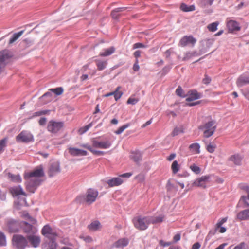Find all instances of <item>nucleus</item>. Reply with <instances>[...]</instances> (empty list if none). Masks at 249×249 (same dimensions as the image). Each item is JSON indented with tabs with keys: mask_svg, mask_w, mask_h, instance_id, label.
<instances>
[{
	"mask_svg": "<svg viewBox=\"0 0 249 249\" xmlns=\"http://www.w3.org/2000/svg\"><path fill=\"white\" fill-rule=\"evenodd\" d=\"M44 175V169L42 165L38 166L32 171L25 173L24 178L26 181L27 190L31 193H34L41 183V180L39 178L43 177Z\"/></svg>",
	"mask_w": 249,
	"mask_h": 249,
	"instance_id": "obj_1",
	"label": "nucleus"
},
{
	"mask_svg": "<svg viewBox=\"0 0 249 249\" xmlns=\"http://www.w3.org/2000/svg\"><path fill=\"white\" fill-rule=\"evenodd\" d=\"M98 195L99 193L97 190L90 188L87 190L85 195L78 196L75 201L79 203L85 202L88 204H91L96 201Z\"/></svg>",
	"mask_w": 249,
	"mask_h": 249,
	"instance_id": "obj_2",
	"label": "nucleus"
},
{
	"mask_svg": "<svg viewBox=\"0 0 249 249\" xmlns=\"http://www.w3.org/2000/svg\"><path fill=\"white\" fill-rule=\"evenodd\" d=\"M216 128L215 122L213 120L209 121L198 127V129L203 133L205 138H209L212 136Z\"/></svg>",
	"mask_w": 249,
	"mask_h": 249,
	"instance_id": "obj_3",
	"label": "nucleus"
},
{
	"mask_svg": "<svg viewBox=\"0 0 249 249\" xmlns=\"http://www.w3.org/2000/svg\"><path fill=\"white\" fill-rule=\"evenodd\" d=\"M132 221L134 227L141 231L146 230L150 224L149 216H137Z\"/></svg>",
	"mask_w": 249,
	"mask_h": 249,
	"instance_id": "obj_4",
	"label": "nucleus"
},
{
	"mask_svg": "<svg viewBox=\"0 0 249 249\" xmlns=\"http://www.w3.org/2000/svg\"><path fill=\"white\" fill-rule=\"evenodd\" d=\"M12 243L13 246L17 249H25L29 246L27 239L21 235H14Z\"/></svg>",
	"mask_w": 249,
	"mask_h": 249,
	"instance_id": "obj_5",
	"label": "nucleus"
},
{
	"mask_svg": "<svg viewBox=\"0 0 249 249\" xmlns=\"http://www.w3.org/2000/svg\"><path fill=\"white\" fill-rule=\"evenodd\" d=\"M132 175V174L131 173H126L124 174H121L119 176V177L112 178L111 179H108L107 183L109 187H113L114 186H119L122 184L123 182V179L121 178V177L126 178H128Z\"/></svg>",
	"mask_w": 249,
	"mask_h": 249,
	"instance_id": "obj_6",
	"label": "nucleus"
},
{
	"mask_svg": "<svg viewBox=\"0 0 249 249\" xmlns=\"http://www.w3.org/2000/svg\"><path fill=\"white\" fill-rule=\"evenodd\" d=\"M63 126L64 123L62 122L51 120L48 122L47 129L48 131L52 133H56L63 128Z\"/></svg>",
	"mask_w": 249,
	"mask_h": 249,
	"instance_id": "obj_7",
	"label": "nucleus"
},
{
	"mask_svg": "<svg viewBox=\"0 0 249 249\" xmlns=\"http://www.w3.org/2000/svg\"><path fill=\"white\" fill-rule=\"evenodd\" d=\"M17 142L27 143L33 141V136L27 131H22L16 138Z\"/></svg>",
	"mask_w": 249,
	"mask_h": 249,
	"instance_id": "obj_8",
	"label": "nucleus"
},
{
	"mask_svg": "<svg viewBox=\"0 0 249 249\" xmlns=\"http://www.w3.org/2000/svg\"><path fill=\"white\" fill-rule=\"evenodd\" d=\"M92 147L101 149H108L112 145V143L109 141H98L95 139L91 140Z\"/></svg>",
	"mask_w": 249,
	"mask_h": 249,
	"instance_id": "obj_9",
	"label": "nucleus"
},
{
	"mask_svg": "<svg viewBox=\"0 0 249 249\" xmlns=\"http://www.w3.org/2000/svg\"><path fill=\"white\" fill-rule=\"evenodd\" d=\"M210 178V176L209 175L202 176L195 180L193 183V185L205 188L206 187V184L209 182Z\"/></svg>",
	"mask_w": 249,
	"mask_h": 249,
	"instance_id": "obj_10",
	"label": "nucleus"
},
{
	"mask_svg": "<svg viewBox=\"0 0 249 249\" xmlns=\"http://www.w3.org/2000/svg\"><path fill=\"white\" fill-rule=\"evenodd\" d=\"M27 238L31 246L34 248L38 247L40 244V238L39 236L36 235V233H33L27 235Z\"/></svg>",
	"mask_w": 249,
	"mask_h": 249,
	"instance_id": "obj_11",
	"label": "nucleus"
},
{
	"mask_svg": "<svg viewBox=\"0 0 249 249\" xmlns=\"http://www.w3.org/2000/svg\"><path fill=\"white\" fill-rule=\"evenodd\" d=\"M196 42V40L193 36H186L181 38L179 42V45L181 47H185L188 45L191 44L193 46Z\"/></svg>",
	"mask_w": 249,
	"mask_h": 249,
	"instance_id": "obj_12",
	"label": "nucleus"
},
{
	"mask_svg": "<svg viewBox=\"0 0 249 249\" xmlns=\"http://www.w3.org/2000/svg\"><path fill=\"white\" fill-rule=\"evenodd\" d=\"M68 152L72 156H85L88 154V152L85 150L71 147L68 148Z\"/></svg>",
	"mask_w": 249,
	"mask_h": 249,
	"instance_id": "obj_13",
	"label": "nucleus"
},
{
	"mask_svg": "<svg viewBox=\"0 0 249 249\" xmlns=\"http://www.w3.org/2000/svg\"><path fill=\"white\" fill-rule=\"evenodd\" d=\"M42 234L45 236L48 239L57 237V235L55 232L53 231V230L48 225H45L43 227L41 230Z\"/></svg>",
	"mask_w": 249,
	"mask_h": 249,
	"instance_id": "obj_14",
	"label": "nucleus"
},
{
	"mask_svg": "<svg viewBox=\"0 0 249 249\" xmlns=\"http://www.w3.org/2000/svg\"><path fill=\"white\" fill-rule=\"evenodd\" d=\"M60 172V164L58 162H54L50 164L48 170V175L49 177H53Z\"/></svg>",
	"mask_w": 249,
	"mask_h": 249,
	"instance_id": "obj_15",
	"label": "nucleus"
},
{
	"mask_svg": "<svg viewBox=\"0 0 249 249\" xmlns=\"http://www.w3.org/2000/svg\"><path fill=\"white\" fill-rule=\"evenodd\" d=\"M9 191L14 197L19 195H23L24 196H27L20 186L11 187L9 188Z\"/></svg>",
	"mask_w": 249,
	"mask_h": 249,
	"instance_id": "obj_16",
	"label": "nucleus"
},
{
	"mask_svg": "<svg viewBox=\"0 0 249 249\" xmlns=\"http://www.w3.org/2000/svg\"><path fill=\"white\" fill-rule=\"evenodd\" d=\"M129 239L126 238H122L115 242L112 245V248H124L129 244Z\"/></svg>",
	"mask_w": 249,
	"mask_h": 249,
	"instance_id": "obj_17",
	"label": "nucleus"
},
{
	"mask_svg": "<svg viewBox=\"0 0 249 249\" xmlns=\"http://www.w3.org/2000/svg\"><path fill=\"white\" fill-rule=\"evenodd\" d=\"M24 226L23 227V230L24 232L28 235H30L33 233H36L37 231L36 228L27 223V222H24Z\"/></svg>",
	"mask_w": 249,
	"mask_h": 249,
	"instance_id": "obj_18",
	"label": "nucleus"
},
{
	"mask_svg": "<svg viewBox=\"0 0 249 249\" xmlns=\"http://www.w3.org/2000/svg\"><path fill=\"white\" fill-rule=\"evenodd\" d=\"M236 84L239 87L249 84V76L244 74L241 75L237 80Z\"/></svg>",
	"mask_w": 249,
	"mask_h": 249,
	"instance_id": "obj_19",
	"label": "nucleus"
},
{
	"mask_svg": "<svg viewBox=\"0 0 249 249\" xmlns=\"http://www.w3.org/2000/svg\"><path fill=\"white\" fill-rule=\"evenodd\" d=\"M56 237L52 238L51 239H48V241H46L43 245V248L44 249H56L57 244L55 242V239Z\"/></svg>",
	"mask_w": 249,
	"mask_h": 249,
	"instance_id": "obj_20",
	"label": "nucleus"
},
{
	"mask_svg": "<svg viewBox=\"0 0 249 249\" xmlns=\"http://www.w3.org/2000/svg\"><path fill=\"white\" fill-rule=\"evenodd\" d=\"M201 94L196 90H192L188 92V97L186 99L187 102L193 101L200 98Z\"/></svg>",
	"mask_w": 249,
	"mask_h": 249,
	"instance_id": "obj_21",
	"label": "nucleus"
},
{
	"mask_svg": "<svg viewBox=\"0 0 249 249\" xmlns=\"http://www.w3.org/2000/svg\"><path fill=\"white\" fill-rule=\"evenodd\" d=\"M227 26L230 32L239 31L240 30L238 23L234 20H229L227 22Z\"/></svg>",
	"mask_w": 249,
	"mask_h": 249,
	"instance_id": "obj_22",
	"label": "nucleus"
},
{
	"mask_svg": "<svg viewBox=\"0 0 249 249\" xmlns=\"http://www.w3.org/2000/svg\"><path fill=\"white\" fill-rule=\"evenodd\" d=\"M80 146L89 150L93 154L95 155H103L105 152L102 151L96 150L94 149L92 146L88 143H83L80 145Z\"/></svg>",
	"mask_w": 249,
	"mask_h": 249,
	"instance_id": "obj_23",
	"label": "nucleus"
},
{
	"mask_svg": "<svg viewBox=\"0 0 249 249\" xmlns=\"http://www.w3.org/2000/svg\"><path fill=\"white\" fill-rule=\"evenodd\" d=\"M237 218L240 220H247L249 219V209L242 211L238 213Z\"/></svg>",
	"mask_w": 249,
	"mask_h": 249,
	"instance_id": "obj_24",
	"label": "nucleus"
},
{
	"mask_svg": "<svg viewBox=\"0 0 249 249\" xmlns=\"http://www.w3.org/2000/svg\"><path fill=\"white\" fill-rule=\"evenodd\" d=\"M53 99L52 94L47 92L40 97L39 100L43 104H46L51 102Z\"/></svg>",
	"mask_w": 249,
	"mask_h": 249,
	"instance_id": "obj_25",
	"label": "nucleus"
},
{
	"mask_svg": "<svg viewBox=\"0 0 249 249\" xmlns=\"http://www.w3.org/2000/svg\"><path fill=\"white\" fill-rule=\"evenodd\" d=\"M115 51V48L113 46L106 49L100 53L99 55L102 57H106L113 54Z\"/></svg>",
	"mask_w": 249,
	"mask_h": 249,
	"instance_id": "obj_26",
	"label": "nucleus"
},
{
	"mask_svg": "<svg viewBox=\"0 0 249 249\" xmlns=\"http://www.w3.org/2000/svg\"><path fill=\"white\" fill-rule=\"evenodd\" d=\"M10 57H11V55L7 51L3 50L0 52V65L3 64Z\"/></svg>",
	"mask_w": 249,
	"mask_h": 249,
	"instance_id": "obj_27",
	"label": "nucleus"
},
{
	"mask_svg": "<svg viewBox=\"0 0 249 249\" xmlns=\"http://www.w3.org/2000/svg\"><path fill=\"white\" fill-rule=\"evenodd\" d=\"M242 158L239 154L231 155L229 158V160L232 161L236 165H240L242 161Z\"/></svg>",
	"mask_w": 249,
	"mask_h": 249,
	"instance_id": "obj_28",
	"label": "nucleus"
},
{
	"mask_svg": "<svg viewBox=\"0 0 249 249\" xmlns=\"http://www.w3.org/2000/svg\"><path fill=\"white\" fill-rule=\"evenodd\" d=\"M149 218L150 223L156 224L161 223L163 221L164 216L162 215L158 216H149Z\"/></svg>",
	"mask_w": 249,
	"mask_h": 249,
	"instance_id": "obj_29",
	"label": "nucleus"
},
{
	"mask_svg": "<svg viewBox=\"0 0 249 249\" xmlns=\"http://www.w3.org/2000/svg\"><path fill=\"white\" fill-rule=\"evenodd\" d=\"M95 62L96 63V65L99 71H102L105 69L107 64V61H103L99 59H96Z\"/></svg>",
	"mask_w": 249,
	"mask_h": 249,
	"instance_id": "obj_30",
	"label": "nucleus"
},
{
	"mask_svg": "<svg viewBox=\"0 0 249 249\" xmlns=\"http://www.w3.org/2000/svg\"><path fill=\"white\" fill-rule=\"evenodd\" d=\"M180 8L183 12H191L195 10V6L194 5H187L185 3H182L180 5Z\"/></svg>",
	"mask_w": 249,
	"mask_h": 249,
	"instance_id": "obj_31",
	"label": "nucleus"
},
{
	"mask_svg": "<svg viewBox=\"0 0 249 249\" xmlns=\"http://www.w3.org/2000/svg\"><path fill=\"white\" fill-rule=\"evenodd\" d=\"M101 227V224L98 221H94L88 226V228L91 231H97Z\"/></svg>",
	"mask_w": 249,
	"mask_h": 249,
	"instance_id": "obj_32",
	"label": "nucleus"
},
{
	"mask_svg": "<svg viewBox=\"0 0 249 249\" xmlns=\"http://www.w3.org/2000/svg\"><path fill=\"white\" fill-rule=\"evenodd\" d=\"M190 150L194 154H199L200 153V145L198 143H194L190 145Z\"/></svg>",
	"mask_w": 249,
	"mask_h": 249,
	"instance_id": "obj_33",
	"label": "nucleus"
},
{
	"mask_svg": "<svg viewBox=\"0 0 249 249\" xmlns=\"http://www.w3.org/2000/svg\"><path fill=\"white\" fill-rule=\"evenodd\" d=\"M130 158L135 162H138L142 159V155L139 152H133L131 153Z\"/></svg>",
	"mask_w": 249,
	"mask_h": 249,
	"instance_id": "obj_34",
	"label": "nucleus"
},
{
	"mask_svg": "<svg viewBox=\"0 0 249 249\" xmlns=\"http://www.w3.org/2000/svg\"><path fill=\"white\" fill-rule=\"evenodd\" d=\"M24 31H21L18 33H16L13 34L11 38L10 39L9 43L12 44L16 41L18 38H19L23 34Z\"/></svg>",
	"mask_w": 249,
	"mask_h": 249,
	"instance_id": "obj_35",
	"label": "nucleus"
},
{
	"mask_svg": "<svg viewBox=\"0 0 249 249\" xmlns=\"http://www.w3.org/2000/svg\"><path fill=\"white\" fill-rule=\"evenodd\" d=\"M8 177L11 179V181L16 182H21V178L20 176L18 175H15L12 173H8Z\"/></svg>",
	"mask_w": 249,
	"mask_h": 249,
	"instance_id": "obj_36",
	"label": "nucleus"
},
{
	"mask_svg": "<svg viewBox=\"0 0 249 249\" xmlns=\"http://www.w3.org/2000/svg\"><path fill=\"white\" fill-rule=\"evenodd\" d=\"M21 217L23 218L28 219L32 224H35L36 221L33 217L30 216L28 213L25 211L21 213Z\"/></svg>",
	"mask_w": 249,
	"mask_h": 249,
	"instance_id": "obj_37",
	"label": "nucleus"
},
{
	"mask_svg": "<svg viewBox=\"0 0 249 249\" xmlns=\"http://www.w3.org/2000/svg\"><path fill=\"white\" fill-rule=\"evenodd\" d=\"M180 169V165L178 164V162L177 160H175L173 162L171 165V170L173 174H176Z\"/></svg>",
	"mask_w": 249,
	"mask_h": 249,
	"instance_id": "obj_38",
	"label": "nucleus"
},
{
	"mask_svg": "<svg viewBox=\"0 0 249 249\" xmlns=\"http://www.w3.org/2000/svg\"><path fill=\"white\" fill-rule=\"evenodd\" d=\"M219 24V22L218 21L213 22L211 24H209L207 26V28L208 30L210 32H215L217 29V26Z\"/></svg>",
	"mask_w": 249,
	"mask_h": 249,
	"instance_id": "obj_39",
	"label": "nucleus"
},
{
	"mask_svg": "<svg viewBox=\"0 0 249 249\" xmlns=\"http://www.w3.org/2000/svg\"><path fill=\"white\" fill-rule=\"evenodd\" d=\"M50 111L49 110H43L34 112L31 118L40 116L43 115L49 114Z\"/></svg>",
	"mask_w": 249,
	"mask_h": 249,
	"instance_id": "obj_40",
	"label": "nucleus"
},
{
	"mask_svg": "<svg viewBox=\"0 0 249 249\" xmlns=\"http://www.w3.org/2000/svg\"><path fill=\"white\" fill-rule=\"evenodd\" d=\"M125 8H126L125 7H120L116 8L113 10L111 12V16L112 18H117L119 16L118 13L124 10Z\"/></svg>",
	"mask_w": 249,
	"mask_h": 249,
	"instance_id": "obj_41",
	"label": "nucleus"
},
{
	"mask_svg": "<svg viewBox=\"0 0 249 249\" xmlns=\"http://www.w3.org/2000/svg\"><path fill=\"white\" fill-rule=\"evenodd\" d=\"M27 205V202L26 199L24 198L22 199V202L20 203L19 202H15L14 207L17 210H19L21 209V206H26Z\"/></svg>",
	"mask_w": 249,
	"mask_h": 249,
	"instance_id": "obj_42",
	"label": "nucleus"
},
{
	"mask_svg": "<svg viewBox=\"0 0 249 249\" xmlns=\"http://www.w3.org/2000/svg\"><path fill=\"white\" fill-rule=\"evenodd\" d=\"M120 87H118L116 90L114 91V97L116 101H117L119 99L122 95H123V92L121 91H120Z\"/></svg>",
	"mask_w": 249,
	"mask_h": 249,
	"instance_id": "obj_43",
	"label": "nucleus"
},
{
	"mask_svg": "<svg viewBox=\"0 0 249 249\" xmlns=\"http://www.w3.org/2000/svg\"><path fill=\"white\" fill-rule=\"evenodd\" d=\"M190 169L196 174H199L201 172V169L200 167L195 164L191 165L190 166Z\"/></svg>",
	"mask_w": 249,
	"mask_h": 249,
	"instance_id": "obj_44",
	"label": "nucleus"
},
{
	"mask_svg": "<svg viewBox=\"0 0 249 249\" xmlns=\"http://www.w3.org/2000/svg\"><path fill=\"white\" fill-rule=\"evenodd\" d=\"M92 123H90L88 125L80 128L78 130L79 133L81 135L85 133L92 126Z\"/></svg>",
	"mask_w": 249,
	"mask_h": 249,
	"instance_id": "obj_45",
	"label": "nucleus"
},
{
	"mask_svg": "<svg viewBox=\"0 0 249 249\" xmlns=\"http://www.w3.org/2000/svg\"><path fill=\"white\" fill-rule=\"evenodd\" d=\"M50 91L54 93L56 95H60L63 93V89L62 87H58L55 89H51Z\"/></svg>",
	"mask_w": 249,
	"mask_h": 249,
	"instance_id": "obj_46",
	"label": "nucleus"
},
{
	"mask_svg": "<svg viewBox=\"0 0 249 249\" xmlns=\"http://www.w3.org/2000/svg\"><path fill=\"white\" fill-rule=\"evenodd\" d=\"M129 126V124H125L124 125L120 127L116 131H115V133L118 135L120 134Z\"/></svg>",
	"mask_w": 249,
	"mask_h": 249,
	"instance_id": "obj_47",
	"label": "nucleus"
},
{
	"mask_svg": "<svg viewBox=\"0 0 249 249\" xmlns=\"http://www.w3.org/2000/svg\"><path fill=\"white\" fill-rule=\"evenodd\" d=\"M6 244V237L3 233L0 231V246H4Z\"/></svg>",
	"mask_w": 249,
	"mask_h": 249,
	"instance_id": "obj_48",
	"label": "nucleus"
},
{
	"mask_svg": "<svg viewBox=\"0 0 249 249\" xmlns=\"http://www.w3.org/2000/svg\"><path fill=\"white\" fill-rule=\"evenodd\" d=\"M196 53L195 52H186L184 55V56L183 58V60H187L191 58H192L193 56H195L196 55Z\"/></svg>",
	"mask_w": 249,
	"mask_h": 249,
	"instance_id": "obj_49",
	"label": "nucleus"
},
{
	"mask_svg": "<svg viewBox=\"0 0 249 249\" xmlns=\"http://www.w3.org/2000/svg\"><path fill=\"white\" fill-rule=\"evenodd\" d=\"M216 148V145L215 144L209 143L207 145L206 149L207 150L211 153H213Z\"/></svg>",
	"mask_w": 249,
	"mask_h": 249,
	"instance_id": "obj_50",
	"label": "nucleus"
},
{
	"mask_svg": "<svg viewBox=\"0 0 249 249\" xmlns=\"http://www.w3.org/2000/svg\"><path fill=\"white\" fill-rule=\"evenodd\" d=\"M7 139L5 138L0 141V153L3 151V148L6 146Z\"/></svg>",
	"mask_w": 249,
	"mask_h": 249,
	"instance_id": "obj_51",
	"label": "nucleus"
},
{
	"mask_svg": "<svg viewBox=\"0 0 249 249\" xmlns=\"http://www.w3.org/2000/svg\"><path fill=\"white\" fill-rule=\"evenodd\" d=\"M227 220V217H224L219 220L215 225L216 229L219 228Z\"/></svg>",
	"mask_w": 249,
	"mask_h": 249,
	"instance_id": "obj_52",
	"label": "nucleus"
},
{
	"mask_svg": "<svg viewBox=\"0 0 249 249\" xmlns=\"http://www.w3.org/2000/svg\"><path fill=\"white\" fill-rule=\"evenodd\" d=\"M139 101V99L135 98L133 97H130L127 101V103L128 104L135 105Z\"/></svg>",
	"mask_w": 249,
	"mask_h": 249,
	"instance_id": "obj_53",
	"label": "nucleus"
},
{
	"mask_svg": "<svg viewBox=\"0 0 249 249\" xmlns=\"http://www.w3.org/2000/svg\"><path fill=\"white\" fill-rule=\"evenodd\" d=\"M183 130L179 128H175L172 132V135L173 136H177L179 133H183Z\"/></svg>",
	"mask_w": 249,
	"mask_h": 249,
	"instance_id": "obj_54",
	"label": "nucleus"
},
{
	"mask_svg": "<svg viewBox=\"0 0 249 249\" xmlns=\"http://www.w3.org/2000/svg\"><path fill=\"white\" fill-rule=\"evenodd\" d=\"M233 249H247L246 244L244 242H242L236 246Z\"/></svg>",
	"mask_w": 249,
	"mask_h": 249,
	"instance_id": "obj_55",
	"label": "nucleus"
},
{
	"mask_svg": "<svg viewBox=\"0 0 249 249\" xmlns=\"http://www.w3.org/2000/svg\"><path fill=\"white\" fill-rule=\"evenodd\" d=\"M146 46L142 43H136L133 45V49H136L139 48H146Z\"/></svg>",
	"mask_w": 249,
	"mask_h": 249,
	"instance_id": "obj_56",
	"label": "nucleus"
},
{
	"mask_svg": "<svg viewBox=\"0 0 249 249\" xmlns=\"http://www.w3.org/2000/svg\"><path fill=\"white\" fill-rule=\"evenodd\" d=\"M174 185L171 182L170 180H168L166 185V189L167 191H171L174 188Z\"/></svg>",
	"mask_w": 249,
	"mask_h": 249,
	"instance_id": "obj_57",
	"label": "nucleus"
},
{
	"mask_svg": "<svg viewBox=\"0 0 249 249\" xmlns=\"http://www.w3.org/2000/svg\"><path fill=\"white\" fill-rule=\"evenodd\" d=\"M176 93L177 95L179 96L182 97L183 96V90L182 89L180 86L178 87L177 89L176 90Z\"/></svg>",
	"mask_w": 249,
	"mask_h": 249,
	"instance_id": "obj_58",
	"label": "nucleus"
},
{
	"mask_svg": "<svg viewBox=\"0 0 249 249\" xmlns=\"http://www.w3.org/2000/svg\"><path fill=\"white\" fill-rule=\"evenodd\" d=\"M211 81V79L207 75H205V77L203 79V83L205 84H209Z\"/></svg>",
	"mask_w": 249,
	"mask_h": 249,
	"instance_id": "obj_59",
	"label": "nucleus"
},
{
	"mask_svg": "<svg viewBox=\"0 0 249 249\" xmlns=\"http://www.w3.org/2000/svg\"><path fill=\"white\" fill-rule=\"evenodd\" d=\"M133 69L135 71H137L139 70L140 67L138 64V59L136 60L135 63H134L133 67Z\"/></svg>",
	"mask_w": 249,
	"mask_h": 249,
	"instance_id": "obj_60",
	"label": "nucleus"
},
{
	"mask_svg": "<svg viewBox=\"0 0 249 249\" xmlns=\"http://www.w3.org/2000/svg\"><path fill=\"white\" fill-rule=\"evenodd\" d=\"M82 239L84 241L87 243H90L93 241L92 238L89 236H86L85 237H82Z\"/></svg>",
	"mask_w": 249,
	"mask_h": 249,
	"instance_id": "obj_61",
	"label": "nucleus"
},
{
	"mask_svg": "<svg viewBox=\"0 0 249 249\" xmlns=\"http://www.w3.org/2000/svg\"><path fill=\"white\" fill-rule=\"evenodd\" d=\"M47 120L45 117L41 118L38 121V123L40 125H44L46 124Z\"/></svg>",
	"mask_w": 249,
	"mask_h": 249,
	"instance_id": "obj_62",
	"label": "nucleus"
},
{
	"mask_svg": "<svg viewBox=\"0 0 249 249\" xmlns=\"http://www.w3.org/2000/svg\"><path fill=\"white\" fill-rule=\"evenodd\" d=\"M214 0H203V5H211Z\"/></svg>",
	"mask_w": 249,
	"mask_h": 249,
	"instance_id": "obj_63",
	"label": "nucleus"
},
{
	"mask_svg": "<svg viewBox=\"0 0 249 249\" xmlns=\"http://www.w3.org/2000/svg\"><path fill=\"white\" fill-rule=\"evenodd\" d=\"M201 245L199 243L196 242L194 244L192 247L191 249H199Z\"/></svg>",
	"mask_w": 249,
	"mask_h": 249,
	"instance_id": "obj_64",
	"label": "nucleus"
}]
</instances>
